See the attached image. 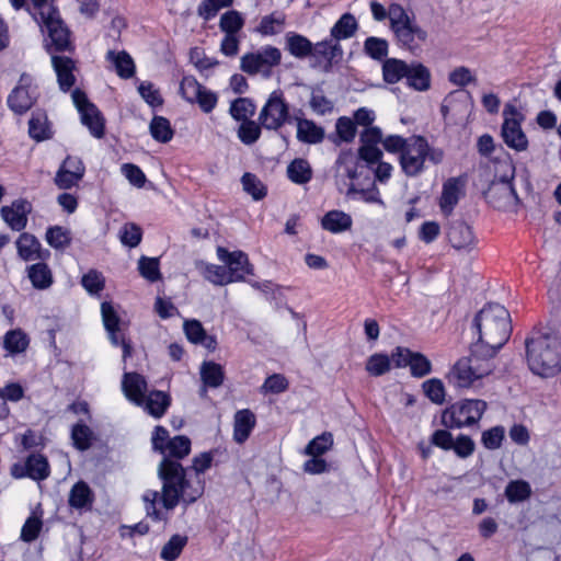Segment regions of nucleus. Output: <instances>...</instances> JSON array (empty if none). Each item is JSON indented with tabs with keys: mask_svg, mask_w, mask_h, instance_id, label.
<instances>
[{
	"mask_svg": "<svg viewBox=\"0 0 561 561\" xmlns=\"http://www.w3.org/2000/svg\"><path fill=\"white\" fill-rule=\"evenodd\" d=\"M311 55L316 58L324 60L328 68L331 67L333 62H337L342 58L343 49L340 43H336L331 37L314 44Z\"/></svg>",
	"mask_w": 561,
	"mask_h": 561,
	"instance_id": "obj_24",
	"label": "nucleus"
},
{
	"mask_svg": "<svg viewBox=\"0 0 561 561\" xmlns=\"http://www.w3.org/2000/svg\"><path fill=\"white\" fill-rule=\"evenodd\" d=\"M382 157L383 153L377 146L362 145L358 148V158L366 163L368 169H374Z\"/></svg>",
	"mask_w": 561,
	"mask_h": 561,
	"instance_id": "obj_63",
	"label": "nucleus"
},
{
	"mask_svg": "<svg viewBox=\"0 0 561 561\" xmlns=\"http://www.w3.org/2000/svg\"><path fill=\"white\" fill-rule=\"evenodd\" d=\"M38 23L46 30L50 39V44L47 45L49 53H53V50L65 51L70 47L69 31L64 25L58 12Z\"/></svg>",
	"mask_w": 561,
	"mask_h": 561,
	"instance_id": "obj_17",
	"label": "nucleus"
},
{
	"mask_svg": "<svg viewBox=\"0 0 561 561\" xmlns=\"http://www.w3.org/2000/svg\"><path fill=\"white\" fill-rule=\"evenodd\" d=\"M27 276L36 289H46L53 284V274L46 263H35L27 267Z\"/></svg>",
	"mask_w": 561,
	"mask_h": 561,
	"instance_id": "obj_35",
	"label": "nucleus"
},
{
	"mask_svg": "<svg viewBox=\"0 0 561 561\" xmlns=\"http://www.w3.org/2000/svg\"><path fill=\"white\" fill-rule=\"evenodd\" d=\"M140 275L147 280L154 283L161 278L159 260L157 257L141 256L138 261Z\"/></svg>",
	"mask_w": 561,
	"mask_h": 561,
	"instance_id": "obj_49",
	"label": "nucleus"
},
{
	"mask_svg": "<svg viewBox=\"0 0 561 561\" xmlns=\"http://www.w3.org/2000/svg\"><path fill=\"white\" fill-rule=\"evenodd\" d=\"M191 453V439L184 435H176L171 438L160 453L162 459L176 460L183 459Z\"/></svg>",
	"mask_w": 561,
	"mask_h": 561,
	"instance_id": "obj_30",
	"label": "nucleus"
},
{
	"mask_svg": "<svg viewBox=\"0 0 561 561\" xmlns=\"http://www.w3.org/2000/svg\"><path fill=\"white\" fill-rule=\"evenodd\" d=\"M122 389L125 397L138 407L145 403L147 392V381L145 377L137 373H125L122 380Z\"/></svg>",
	"mask_w": 561,
	"mask_h": 561,
	"instance_id": "obj_19",
	"label": "nucleus"
},
{
	"mask_svg": "<svg viewBox=\"0 0 561 561\" xmlns=\"http://www.w3.org/2000/svg\"><path fill=\"white\" fill-rule=\"evenodd\" d=\"M488 408V403L480 399H465L446 409L442 415V423L446 427L461 428L478 423Z\"/></svg>",
	"mask_w": 561,
	"mask_h": 561,
	"instance_id": "obj_7",
	"label": "nucleus"
},
{
	"mask_svg": "<svg viewBox=\"0 0 561 561\" xmlns=\"http://www.w3.org/2000/svg\"><path fill=\"white\" fill-rule=\"evenodd\" d=\"M287 176L295 184H306L312 178L310 163L302 158L294 159L287 167Z\"/></svg>",
	"mask_w": 561,
	"mask_h": 561,
	"instance_id": "obj_38",
	"label": "nucleus"
},
{
	"mask_svg": "<svg viewBox=\"0 0 561 561\" xmlns=\"http://www.w3.org/2000/svg\"><path fill=\"white\" fill-rule=\"evenodd\" d=\"M37 100V88L32 76L22 73L16 87L8 95L7 104L16 115L28 112Z\"/></svg>",
	"mask_w": 561,
	"mask_h": 561,
	"instance_id": "obj_13",
	"label": "nucleus"
},
{
	"mask_svg": "<svg viewBox=\"0 0 561 561\" xmlns=\"http://www.w3.org/2000/svg\"><path fill=\"white\" fill-rule=\"evenodd\" d=\"M297 138L305 144H320L324 139V129L318 126L313 121L307 118H296Z\"/></svg>",
	"mask_w": 561,
	"mask_h": 561,
	"instance_id": "obj_28",
	"label": "nucleus"
},
{
	"mask_svg": "<svg viewBox=\"0 0 561 561\" xmlns=\"http://www.w3.org/2000/svg\"><path fill=\"white\" fill-rule=\"evenodd\" d=\"M217 256L227 265L226 268L229 271L231 283L240 282L245 275L253 274V267L249 263L248 255L242 251L229 252L227 249L218 247Z\"/></svg>",
	"mask_w": 561,
	"mask_h": 561,
	"instance_id": "obj_16",
	"label": "nucleus"
},
{
	"mask_svg": "<svg viewBox=\"0 0 561 561\" xmlns=\"http://www.w3.org/2000/svg\"><path fill=\"white\" fill-rule=\"evenodd\" d=\"M150 134L152 138L159 142H169L174 135L169 119L163 116H154L150 122Z\"/></svg>",
	"mask_w": 561,
	"mask_h": 561,
	"instance_id": "obj_41",
	"label": "nucleus"
},
{
	"mask_svg": "<svg viewBox=\"0 0 561 561\" xmlns=\"http://www.w3.org/2000/svg\"><path fill=\"white\" fill-rule=\"evenodd\" d=\"M106 59L111 61L116 70V73L123 79H129L135 75V64L133 58L125 50L115 53L108 50Z\"/></svg>",
	"mask_w": 561,
	"mask_h": 561,
	"instance_id": "obj_34",
	"label": "nucleus"
},
{
	"mask_svg": "<svg viewBox=\"0 0 561 561\" xmlns=\"http://www.w3.org/2000/svg\"><path fill=\"white\" fill-rule=\"evenodd\" d=\"M504 435L505 430L503 426H494L482 433L481 443L486 449L494 450L502 446Z\"/></svg>",
	"mask_w": 561,
	"mask_h": 561,
	"instance_id": "obj_60",
	"label": "nucleus"
},
{
	"mask_svg": "<svg viewBox=\"0 0 561 561\" xmlns=\"http://www.w3.org/2000/svg\"><path fill=\"white\" fill-rule=\"evenodd\" d=\"M26 469L28 471V478L42 481L49 476V465L43 455L32 454L26 458Z\"/></svg>",
	"mask_w": 561,
	"mask_h": 561,
	"instance_id": "obj_40",
	"label": "nucleus"
},
{
	"mask_svg": "<svg viewBox=\"0 0 561 561\" xmlns=\"http://www.w3.org/2000/svg\"><path fill=\"white\" fill-rule=\"evenodd\" d=\"M93 501V492L87 482L79 481L72 485L68 499V503L72 508L82 510L91 507Z\"/></svg>",
	"mask_w": 561,
	"mask_h": 561,
	"instance_id": "obj_29",
	"label": "nucleus"
},
{
	"mask_svg": "<svg viewBox=\"0 0 561 561\" xmlns=\"http://www.w3.org/2000/svg\"><path fill=\"white\" fill-rule=\"evenodd\" d=\"M493 356L470 344L469 355L459 358L447 375L448 382L456 388H470L495 369Z\"/></svg>",
	"mask_w": 561,
	"mask_h": 561,
	"instance_id": "obj_4",
	"label": "nucleus"
},
{
	"mask_svg": "<svg viewBox=\"0 0 561 561\" xmlns=\"http://www.w3.org/2000/svg\"><path fill=\"white\" fill-rule=\"evenodd\" d=\"M92 431L90 427L83 423H78L73 425L71 431V438L73 440V445L79 450H87L91 446L92 440Z\"/></svg>",
	"mask_w": 561,
	"mask_h": 561,
	"instance_id": "obj_53",
	"label": "nucleus"
},
{
	"mask_svg": "<svg viewBox=\"0 0 561 561\" xmlns=\"http://www.w3.org/2000/svg\"><path fill=\"white\" fill-rule=\"evenodd\" d=\"M280 59V50L268 45L256 51L243 55L240 59V68L248 75L261 73L267 78L271 76L272 68L279 65Z\"/></svg>",
	"mask_w": 561,
	"mask_h": 561,
	"instance_id": "obj_9",
	"label": "nucleus"
},
{
	"mask_svg": "<svg viewBox=\"0 0 561 561\" xmlns=\"http://www.w3.org/2000/svg\"><path fill=\"white\" fill-rule=\"evenodd\" d=\"M447 237L450 244L457 250L468 249L474 243L471 228L462 220L450 222Z\"/></svg>",
	"mask_w": 561,
	"mask_h": 561,
	"instance_id": "obj_22",
	"label": "nucleus"
},
{
	"mask_svg": "<svg viewBox=\"0 0 561 561\" xmlns=\"http://www.w3.org/2000/svg\"><path fill=\"white\" fill-rule=\"evenodd\" d=\"M472 328L478 337L471 345L493 357L510 340L513 329L508 310L496 302L485 305L474 316Z\"/></svg>",
	"mask_w": 561,
	"mask_h": 561,
	"instance_id": "obj_2",
	"label": "nucleus"
},
{
	"mask_svg": "<svg viewBox=\"0 0 561 561\" xmlns=\"http://www.w3.org/2000/svg\"><path fill=\"white\" fill-rule=\"evenodd\" d=\"M244 192L252 196L254 201L263 199L267 194V188L263 182L253 173L245 172L241 178Z\"/></svg>",
	"mask_w": 561,
	"mask_h": 561,
	"instance_id": "obj_45",
	"label": "nucleus"
},
{
	"mask_svg": "<svg viewBox=\"0 0 561 561\" xmlns=\"http://www.w3.org/2000/svg\"><path fill=\"white\" fill-rule=\"evenodd\" d=\"M364 49L370 58L381 60L388 55V43L383 38L371 36L366 38Z\"/></svg>",
	"mask_w": 561,
	"mask_h": 561,
	"instance_id": "obj_56",
	"label": "nucleus"
},
{
	"mask_svg": "<svg viewBox=\"0 0 561 561\" xmlns=\"http://www.w3.org/2000/svg\"><path fill=\"white\" fill-rule=\"evenodd\" d=\"M391 359L386 354L376 353L366 363V370L369 375L378 377L390 370Z\"/></svg>",
	"mask_w": 561,
	"mask_h": 561,
	"instance_id": "obj_51",
	"label": "nucleus"
},
{
	"mask_svg": "<svg viewBox=\"0 0 561 561\" xmlns=\"http://www.w3.org/2000/svg\"><path fill=\"white\" fill-rule=\"evenodd\" d=\"M288 388L287 379L280 374L267 377L261 387L263 393H280Z\"/></svg>",
	"mask_w": 561,
	"mask_h": 561,
	"instance_id": "obj_64",
	"label": "nucleus"
},
{
	"mask_svg": "<svg viewBox=\"0 0 561 561\" xmlns=\"http://www.w3.org/2000/svg\"><path fill=\"white\" fill-rule=\"evenodd\" d=\"M353 219L351 215L333 209L328 211L321 219V226L331 233H342L352 228Z\"/></svg>",
	"mask_w": 561,
	"mask_h": 561,
	"instance_id": "obj_25",
	"label": "nucleus"
},
{
	"mask_svg": "<svg viewBox=\"0 0 561 561\" xmlns=\"http://www.w3.org/2000/svg\"><path fill=\"white\" fill-rule=\"evenodd\" d=\"M358 28V23L355 16L351 13H344L332 26L330 35L339 43L342 39L351 38L355 35Z\"/></svg>",
	"mask_w": 561,
	"mask_h": 561,
	"instance_id": "obj_32",
	"label": "nucleus"
},
{
	"mask_svg": "<svg viewBox=\"0 0 561 561\" xmlns=\"http://www.w3.org/2000/svg\"><path fill=\"white\" fill-rule=\"evenodd\" d=\"M101 313L104 328L107 331L108 339L114 346L121 345L123 348V360L125 362L131 356V344L125 339V334L121 329V319L114 310L111 302L101 304Z\"/></svg>",
	"mask_w": 561,
	"mask_h": 561,
	"instance_id": "obj_15",
	"label": "nucleus"
},
{
	"mask_svg": "<svg viewBox=\"0 0 561 561\" xmlns=\"http://www.w3.org/2000/svg\"><path fill=\"white\" fill-rule=\"evenodd\" d=\"M73 103L80 113L81 123L88 127L90 134L95 138L104 136V118L98 107L92 104L84 92L79 89L72 92Z\"/></svg>",
	"mask_w": 561,
	"mask_h": 561,
	"instance_id": "obj_14",
	"label": "nucleus"
},
{
	"mask_svg": "<svg viewBox=\"0 0 561 561\" xmlns=\"http://www.w3.org/2000/svg\"><path fill=\"white\" fill-rule=\"evenodd\" d=\"M15 245L18 254L23 261L27 262L42 259L41 243L34 234L28 232L21 233Z\"/></svg>",
	"mask_w": 561,
	"mask_h": 561,
	"instance_id": "obj_26",
	"label": "nucleus"
},
{
	"mask_svg": "<svg viewBox=\"0 0 561 561\" xmlns=\"http://www.w3.org/2000/svg\"><path fill=\"white\" fill-rule=\"evenodd\" d=\"M30 211L31 204L25 199H16L0 210L2 219L14 231H21L26 227Z\"/></svg>",
	"mask_w": 561,
	"mask_h": 561,
	"instance_id": "obj_18",
	"label": "nucleus"
},
{
	"mask_svg": "<svg viewBox=\"0 0 561 561\" xmlns=\"http://www.w3.org/2000/svg\"><path fill=\"white\" fill-rule=\"evenodd\" d=\"M28 344L30 339L21 329L10 330L3 336V348L11 355L25 352Z\"/></svg>",
	"mask_w": 561,
	"mask_h": 561,
	"instance_id": "obj_36",
	"label": "nucleus"
},
{
	"mask_svg": "<svg viewBox=\"0 0 561 561\" xmlns=\"http://www.w3.org/2000/svg\"><path fill=\"white\" fill-rule=\"evenodd\" d=\"M181 96L191 104H198L204 113H210L218 103V96L201 84L193 76H184L180 82Z\"/></svg>",
	"mask_w": 561,
	"mask_h": 561,
	"instance_id": "obj_12",
	"label": "nucleus"
},
{
	"mask_svg": "<svg viewBox=\"0 0 561 561\" xmlns=\"http://www.w3.org/2000/svg\"><path fill=\"white\" fill-rule=\"evenodd\" d=\"M188 538L183 535H173L161 549L160 558L164 561H175L182 553Z\"/></svg>",
	"mask_w": 561,
	"mask_h": 561,
	"instance_id": "obj_43",
	"label": "nucleus"
},
{
	"mask_svg": "<svg viewBox=\"0 0 561 561\" xmlns=\"http://www.w3.org/2000/svg\"><path fill=\"white\" fill-rule=\"evenodd\" d=\"M388 16L391 30L399 43L411 51H415L426 39V32L416 25L399 4H391Z\"/></svg>",
	"mask_w": 561,
	"mask_h": 561,
	"instance_id": "obj_6",
	"label": "nucleus"
},
{
	"mask_svg": "<svg viewBox=\"0 0 561 561\" xmlns=\"http://www.w3.org/2000/svg\"><path fill=\"white\" fill-rule=\"evenodd\" d=\"M511 173L493 181L484 192L486 202L496 209H508L518 203V196L512 183L514 179V167L506 164Z\"/></svg>",
	"mask_w": 561,
	"mask_h": 561,
	"instance_id": "obj_11",
	"label": "nucleus"
},
{
	"mask_svg": "<svg viewBox=\"0 0 561 561\" xmlns=\"http://www.w3.org/2000/svg\"><path fill=\"white\" fill-rule=\"evenodd\" d=\"M158 477L162 482L161 492L147 490L142 495L146 514L156 522L164 519L161 511L157 508L159 501L163 508L172 511L179 504L186 508L204 494V480L188 477L180 461L161 459Z\"/></svg>",
	"mask_w": 561,
	"mask_h": 561,
	"instance_id": "obj_1",
	"label": "nucleus"
},
{
	"mask_svg": "<svg viewBox=\"0 0 561 561\" xmlns=\"http://www.w3.org/2000/svg\"><path fill=\"white\" fill-rule=\"evenodd\" d=\"M81 285L90 295H98L104 289L105 279L96 270H90L81 278Z\"/></svg>",
	"mask_w": 561,
	"mask_h": 561,
	"instance_id": "obj_57",
	"label": "nucleus"
},
{
	"mask_svg": "<svg viewBox=\"0 0 561 561\" xmlns=\"http://www.w3.org/2000/svg\"><path fill=\"white\" fill-rule=\"evenodd\" d=\"M42 527H43V522L39 517H37L35 515L30 516L25 520L24 525L22 526L21 539L24 542L34 541L38 537V535L42 530Z\"/></svg>",
	"mask_w": 561,
	"mask_h": 561,
	"instance_id": "obj_61",
	"label": "nucleus"
},
{
	"mask_svg": "<svg viewBox=\"0 0 561 561\" xmlns=\"http://www.w3.org/2000/svg\"><path fill=\"white\" fill-rule=\"evenodd\" d=\"M288 51L296 58H306L312 53L313 44L305 36L296 33H288L286 36Z\"/></svg>",
	"mask_w": 561,
	"mask_h": 561,
	"instance_id": "obj_39",
	"label": "nucleus"
},
{
	"mask_svg": "<svg viewBox=\"0 0 561 561\" xmlns=\"http://www.w3.org/2000/svg\"><path fill=\"white\" fill-rule=\"evenodd\" d=\"M459 182L457 179H449L443 185L439 206L444 215L449 216L459 202Z\"/></svg>",
	"mask_w": 561,
	"mask_h": 561,
	"instance_id": "obj_33",
	"label": "nucleus"
},
{
	"mask_svg": "<svg viewBox=\"0 0 561 561\" xmlns=\"http://www.w3.org/2000/svg\"><path fill=\"white\" fill-rule=\"evenodd\" d=\"M333 444L332 434L323 433L311 439L306 446L305 453L312 457H319L331 448Z\"/></svg>",
	"mask_w": 561,
	"mask_h": 561,
	"instance_id": "obj_54",
	"label": "nucleus"
},
{
	"mask_svg": "<svg viewBox=\"0 0 561 561\" xmlns=\"http://www.w3.org/2000/svg\"><path fill=\"white\" fill-rule=\"evenodd\" d=\"M51 65L57 76V81L61 91H69L76 83L73 70L75 61L67 56H51Z\"/></svg>",
	"mask_w": 561,
	"mask_h": 561,
	"instance_id": "obj_20",
	"label": "nucleus"
},
{
	"mask_svg": "<svg viewBox=\"0 0 561 561\" xmlns=\"http://www.w3.org/2000/svg\"><path fill=\"white\" fill-rule=\"evenodd\" d=\"M256 423L254 413L249 410H240L234 414V422H233V439L238 444L244 443L252 430L254 428Z\"/></svg>",
	"mask_w": 561,
	"mask_h": 561,
	"instance_id": "obj_23",
	"label": "nucleus"
},
{
	"mask_svg": "<svg viewBox=\"0 0 561 561\" xmlns=\"http://www.w3.org/2000/svg\"><path fill=\"white\" fill-rule=\"evenodd\" d=\"M171 403V398L168 393L160 390H152L145 396V410L152 416L159 419L168 410Z\"/></svg>",
	"mask_w": 561,
	"mask_h": 561,
	"instance_id": "obj_31",
	"label": "nucleus"
},
{
	"mask_svg": "<svg viewBox=\"0 0 561 561\" xmlns=\"http://www.w3.org/2000/svg\"><path fill=\"white\" fill-rule=\"evenodd\" d=\"M244 25V19L241 13L231 10L225 12L219 21V27L226 34H237Z\"/></svg>",
	"mask_w": 561,
	"mask_h": 561,
	"instance_id": "obj_48",
	"label": "nucleus"
},
{
	"mask_svg": "<svg viewBox=\"0 0 561 561\" xmlns=\"http://www.w3.org/2000/svg\"><path fill=\"white\" fill-rule=\"evenodd\" d=\"M407 83L416 91H427L431 87V72L420 62H411L405 76Z\"/></svg>",
	"mask_w": 561,
	"mask_h": 561,
	"instance_id": "obj_27",
	"label": "nucleus"
},
{
	"mask_svg": "<svg viewBox=\"0 0 561 561\" xmlns=\"http://www.w3.org/2000/svg\"><path fill=\"white\" fill-rule=\"evenodd\" d=\"M262 125L254 121H243L238 128V138L244 145H253L256 142L261 136Z\"/></svg>",
	"mask_w": 561,
	"mask_h": 561,
	"instance_id": "obj_46",
	"label": "nucleus"
},
{
	"mask_svg": "<svg viewBox=\"0 0 561 561\" xmlns=\"http://www.w3.org/2000/svg\"><path fill=\"white\" fill-rule=\"evenodd\" d=\"M335 129L339 138L344 142H352L356 136V125L346 116L337 118Z\"/></svg>",
	"mask_w": 561,
	"mask_h": 561,
	"instance_id": "obj_62",
	"label": "nucleus"
},
{
	"mask_svg": "<svg viewBox=\"0 0 561 561\" xmlns=\"http://www.w3.org/2000/svg\"><path fill=\"white\" fill-rule=\"evenodd\" d=\"M204 277L215 285H226L231 283L229 271L226 266L207 264L203 271Z\"/></svg>",
	"mask_w": 561,
	"mask_h": 561,
	"instance_id": "obj_59",
	"label": "nucleus"
},
{
	"mask_svg": "<svg viewBox=\"0 0 561 561\" xmlns=\"http://www.w3.org/2000/svg\"><path fill=\"white\" fill-rule=\"evenodd\" d=\"M409 65L403 60L397 58H388L382 65V76L387 83L393 84L402 79H405Z\"/></svg>",
	"mask_w": 561,
	"mask_h": 561,
	"instance_id": "obj_37",
	"label": "nucleus"
},
{
	"mask_svg": "<svg viewBox=\"0 0 561 561\" xmlns=\"http://www.w3.org/2000/svg\"><path fill=\"white\" fill-rule=\"evenodd\" d=\"M409 367L411 375L416 378H422L432 371L431 360L419 352H412Z\"/></svg>",
	"mask_w": 561,
	"mask_h": 561,
	"instance_id": "obj_55",
	"label": "nucleus"
},
{
	"mask_svg": "<svg viewBox=\"0 0 561 561\" xmlns=\"http://www.w3.org/2000/svg\"><path fill=\"white\" fill-rule=\"evenodd\" d=\"M504 493L510 503H518L530 497L531 488L525 480H513L508 482Z\"/></svg>",
	"mask_w": 561,
	"mask_h": 561,
	"instance_id": "obj_44",
	"label": "nucleus"
},
{
	"mask_svg": "<svg viewBox=\"0 0 561 561\" xmlns=\"http://www.w3.org/2000/svg\"><path fill=\"white\" fill-rule=\"evenodd\" d=\"M257 121L267 130H278L291 122L290 106L282 90H274L268 95Z\"/></svg>",
	"mask_w": 561,
	"mask_h": 561,
	"instance_id": "obj_8",
	"label": "nucleus"
},
{
	"mask_svg": "<svg viewBox=\"0 0 561 561\" xmlns=\"http://www.w3.org/2000/svg\"><path fill=\"white\" fill-rule=\"evenodd\" d=\"M443 158L442 149L431 147L422 136H412L407 149L400 154L399 161L402 172L409 178H414L425 170L426 160L433 164H438L443 161Z\"/></svg>",
	"mask_w": 561,
	"mask_h": 561,
	"instance_id": "obj_5",
	"label": "nucleus"
},
{
	"mask_svg": "<svg viewBox=\"0 0 561 561\" xmlns=\"http://www.w3.org/2000/svg\"><path fill=\"white\" fill-rule=\"evenodd\" d=\"M141 238L142 230L134 222L125 224L119 231L121 242L129 248H136L141 242Z\"/></svg>",
	"mask_w": 561,
	"mask_h": 561,
	"instance_id": "obj_52",
	"label": "nucleus"
},
{
	"mask_svg": "<svg viewBox=\"0 0 561 561\" xmlns=\"http://www.w3.org/2000/svg\"><path fill=\"white\" fill-rule=\"evenodd\" d=\"M46 241L54 249H65L70 244L71 238L67 229L54 226L47 229Z\"/></svg>",
	"mask_w": 561,
	"mask_h": 561,
	"instance_id": "obj_50",
	"label": "nucleus"
},
{
	"mask_svg": "<svg viewBox=\"0 0 561 561\" xmlns=\"http://www.w3.org/2000/svg\"><path fill=\"white\" fill-rule=\"evenodd\" d=\"M529 369L541 377L553 376L561 366V342L551 334H538L525 341Z\"/></svg>",
	"mask_w": 561,
	"mask_h": 561,
	"instance_id": "obj_3",
	"label": "nucleus"
},
{
	"mask_svg": "<svg viewBox=\"0 0 561 561\" xmlns=\"http://www.w3.org/2000/svg\"><path fill=\"white\" fill-rule=\"evenodd\" d=\"M503 118L501 128L503 141L516 151H525L528 147V139L522 129L524 115L513 104H506L503 110Z\"/></svg>",
	"mask_w": 561,
	"mask_h": 561,
	"instance_id": "obj_10",
	"label": "nucleus"
},
{
	"mask_svg": "<svg viewBox=\"0 0 561 561\" xmlns=\"http://www.w3.org/2000/svg\"><path fill=\"white\" fill-rule=\"evenodd\" d=\"M28 135L37 142L49 140L54 136L51 123L44 111H35L28 121Z\"/></svg>",
	"mask_w": 561,
	"mask_h": 561,
	"instance_id": "obj_21",
	"label": "nucleus"
},
{
	"mask_svg": "<svg viewBox=\"0 0 561 561\" xmlns=\"http://www.w3.org/2000/svg\"><path fill=\"white\" fill-rule=\"evenodd\" d=\"M201 378L205 386L218 388L224 382L222 367L214 362H204L201 367Z\"/></svg>",
	"mask_w": 561,
	"mask_h": 561,
	"instance_id": "obj_42",
	"label": "nucleus"
},
{
	"mask_svg": "<svg viewBox=\"0 0 561 561\" xmlns=\"http://www.w3.org/2000/svg\"><path fill=\"white\" fill-rule=\"evenodd\" d=\"M423 390L426 397L435 404H443L445 401V387L440 379L432 378L423 382Z\"/></svg>",
	"mask_w": 561,
	"mask_h": 561,
	"instance_id": "obj_58",
	"label": "nucleus"
},
{
	"mask_svg": "<svg viewBox=\"0 0 561 561\" xmlns=\"http://www.w3.org/2000/svg\"><path fill=\"white\" fill-rule=\"evenodd\" d=\"M229 112L236 121H249L255 113V105L250 99L240 98L231 103Z\"/></svg>",
	"mask_w": 561,
	"mask_h": 561,
	"instance_id": "obj_47",
	"label": "nucleus"
}]
</instances>
